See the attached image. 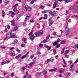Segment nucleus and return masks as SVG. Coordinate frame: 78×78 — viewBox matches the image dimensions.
<instances>
[{
	"label": "nucleus",
	"instance_id": "53",
	"mask_svg": "<svg viewBox=\"0 0 78 78\" xmlns=\"http://www.w3.org/2000/svg\"><path fill=\"white\" fill-rule=\"evenodd\" d=\"M16 51H18V53H20V50H19L18 49H16Z\"/></svg>",
	"mask_w": 78,
	"mask_h": 78
},
{
	"label": "nucleus",
	"instance_id": "27",
	"mask_svg": "<svg viewBox=\"0 0 78 78\" xmlns=\"http://www.w3.org/2000/svg\"><path fill=\"white\" fill-rule=\"evenodd\" d=\"M56 51V50L55 49L54 50H53L54 55H56V54L57 52Z\"/></svg>",
	"mask_w": 78,
	"mask_h": 78
},
{
	"label": "nucleus",
	"instance_id": "6",
	"mask_svg": "<svg viewBox=\"0 0 78 78\" xmlns=\"http://www.w3.org/2000/svg\"><path fill=\"white\" fill-rule=\"evenodd\" d=\"M18 29V27L16 26L15 27H13L11 29L12 31H17Z\"/></svg>",
	"mask_w": 78,
	"mask_h": 78
},
{
	"label": "nucleus",
	"instance_id": "59",
	"mask_svg": "<svg viewBox=\"0 0 78 78\" xmlns=\"http://www.w3.org/2000/svg\"><path fill=\"white\" fill-rule=\"evenodd\" d=\"M19 4H17L16 5H15L14 6H13V7H16Z\"/></svg>",
	"mask_w": 78,
	"mask_h": 78
},
{
	"label": "nucleus",
	"instance_id": "49",
	"mask_svg": "<svg viewBox=\"0 0 78 78\" xmlns=\"http://www.w3.org/2000/svg\"><path fill=\"white\" fill-rule=\"evenodd\" d=\"M38 34L39 35V34H40L41 35H42V34H43V33L41 32H38Z\"/></svg>",
	"mask_w": 78,
	"mask_h": 78
},
{
	"label": "nucleus",
	"instance_id": "61",
	"mask_svg": "<svg viewBox=\"0 0 78 78\" xmlns=\"http://www.w3.org/2000/svg\"><path fill=\"white\" fill-rule=\"evenodd\" d=\"M58 76L59 78H61L62 77V75L61 74L59 75Z\"/></svg>",
	"mask_w": 78,
	"mask_h": 78
},
{
	"label": "nucleus",
	"instance_id": "14",
	"mask_svg": "<svg viewBox=\"0 0 78 78\" xmlns=\"http://www.w3.org/2000/svg\"><path fill=\"white\" fill-rule=\"evenodd\" d=\"M22 56V54H20L18 56H16L15 57V58L16 59H18V58H20V56Z\"/></svg>",
	"mask_w": 78,
	"mask_h": 78
},
{
	"label": "nucleus",
	"instance_id": "36",
	"mask_svg": "<svg viewBox=\"0 0 78 78\" xmlns=\"http://www.w3.org/2000/svg\"><path fill=\"white\" fill-rule=\"evenodd\" d=\"M42 42H43L44 43H46V42H47V40H44L42 41Z\"/></svg>",
	"mask_w": 78,
	"mask_h": 78
},
{
	"label": "nucleus",
	"instance_id": "58",
	"mask_svg": "<svg viewBox=\"0 0 78 78\" xmlns=\"http://www.w3.org/2000/svg\"><path fill=\"white\" fill-rule=\"evenodd\" d=\"M78 62V59H77L76 60V61L74 63V64H76V63H77V62Z\"/></svg>",
	"mask_w": 78,
	"mask_h": 78
},
{
	"label": "nucleus",
	"instance_id": "10",
	"mask_svg": "<svg viewBox=\"0 0 78 78\" xmlns=\"http://www.w3.org/2000/svg\"><path fill=\"white\" fill-rule=\"evenodd\" d=\"M71 75V73L69 72H67L66 73V76L67 77H68V76H70Z\"/></svg>",
	"mask_w": 78,
	"mask_h": 78
},
{
	"label": "nucleus",
	"instance_id": "30",
	"mask_svg": "<svg viewBox=\"0 0 78 78\" xmlns=\"http://www.w3.org/2000/svg\"><path fill=\"white\" fill-rule=\"evenodd\" d=\"M30 22L31 23H33V22H34V20L33 19L30 20Z\"/></svg>",
	"mask_w": 78,
	"mask_h": 78
},
{
	"label": "nucleus",
	"instance_id": "39",
	"mask_svg": "<svg viewBox=\"0 0 78 78\" xmlns=\"http://www.w3.org/2000/svg\"><path fill=\"white\" fill-rule=\"evenodd\" d=\"M37 55H39L41 54V52L40 51H38L37 53Z\"/></svg>",
	"mask_w": 78,
	"mask_h": 78
},
{
	"label": "nucleus",
	"instance_id": "47",
	"mask_svg": "<svg viewBox=\"0 0 78 78\" xmlns=\"http://www.w3.org/2000/svg\"><path fill=\"white\" fill-rule=\"evenodd\" d=\"M72 11H76V8H73L72 9Z\"/></svg>",
	"mask_w": 78,
	"mask_h": 78
},
{
	"label": "nucleus",
	"instance_id": "41",
	"mask_svg": "<svg viewBox=\"0 0 78 78\" xmlns=\"http://www.w3.org/2000/svg\"><path fill=\"white\" fill-rule=\"evenodd\" d=\"M13 11L14 12H17V9L16 8H14L13 9Z\"/></svg>",
	"mask_w": 78,
	"mask_h": 78
},
{
	"label": "nucleus",
	"instance_id": "50",
	"mask_svg": "<svg viewBox=\"0 0 78 78\" xmlns=\"http://www.w3.org/2000/svg\"><path fill=\"white\" fill-rule=\"evenodd\" d=\"M33 33V30H32L30 32L29 34L28 35L30 36V35H31L32 34V33Z\"/></svg>",
	"mask_w": 78,
	"mask_h": 78
},
{
	"label": "nucleus",
	"instance_id": "64",
	"mask_svg": "<svg viewBox=\"0 0 78 78\" xmlns=\"http://www.w3.org/2000/svg\"><path fill=\"white\" fill-rule=\"evenodd\" d=\"M53 35H54V36H56V33H53Z\"/></svg>",
	"mask_w": 78,
	"mask_h": 78
},
{
	"label": "nucleus",
	"instance_id": "57",
	"mask_svg": "<svg viewBox=\"0 0 78 78\" xmlns=\"http://www.w3.org/2000/svg\"><path fill=\"white\" fill-rule=\"evenodd\" d=\"M69 51H69V50H66V51H65L66 53H69Z\"/></svg>",
	"mask_w": 78,
	"mask_h": 78
},
{
	"label": "nucleus",
	"instance_id": "11",
	"mask_svg": "<svg viewBox=\"0 0 78 78\" xmlns=\"http://www.w3.org/2000/svg\"><path fill=\"white\" fill-rule=\"evenodd\" d=\"M36 38L35 36H33V35H31V36L30 37V39L31 40H33L34 39V38Z\"/></svg>",
	"mask_w": 78,
	"mask_h": 78
},
{
	"label": "nucleus",
	"instance_id": "38",
	"mask_svg": "<svg viewBox=\"0 0 78 78\" xmlns=\"http://www.w3.org/2000/svg\"><path fill=\"white\" fill-rule=\"evenodd\" d=\"M40 8L41 9H43L45 8V7L43 5H41V6Z\"/></svg>",
	"mask_w": 78,
	"mask_h": 78
},
{
	"label": "nucleus",
	"instance_id": "2",
	"mask_svg": "<svg viewBox=\"0 0 78 78\" xmlns=\"http://www.w3.org/2000/svg\"><path fill=\"white\" fill-rule=\"evenodd\" d=\"M29 54V52H27L25 55L23 56L20 58L21 59H24L25 58H28V57H29V55H28Z\"/></svg>",
	"mask_w": 78,
	"mask_h": 78
},
{
	"label": "nucleus",
	"instance_id": "13",
	"mask_svg": "<svg viewBox=\"0 0 78 78\" xmlns=\"http://www.w3.org/2000/svg\"><path fill=\"white\" fill-rule=\"evenodd\" d=\"M58 69L57 68H55L54 69H50L49 71L50 72H55V71H56V70H57Z\"/></svg>",
	"mask_w": 78,
	"mask_h": 78
},
{
	"label": "nucleus",
	"instance_id": "44",
	"mask_svg": "<svg viewBox=\"0 0 78 78\" xmlns=\"http://www.w3.org/2000/svg\"><path fill=\"white\" fill-rule=\"evenodd\" d=\"M25 46V44H21V47H24Z\"/></svg>",
	"mask_w": 78,
	"mask_h": 78
},
{
	"label": "nucleus",
	"instance_id": "24",
	"mask_svg": "<svg viewBox=\"0 0 78 78\" xmlns=\"http://www.w3.org/2000/svg\"><path fill=\"white\" fill-rule=\"evenodd\" d=\"M50 59H48L47 60L46 62H45V63L47 64H48L49 62H50Z\"/></svg>",
	"mask_w": 78,
	"mask_h": 78
},
{
	"label": "nucleus",
	"instance_id": "62",
	"mask_svg": "<svg viewBox=\"0 0 78 78\" xmlns=\"http://www.w3.org/2000/svg\"><path fill=\"white\" fill-rule=\"evenodd\" d=\"M62 70H60L59 71V73H62Z\"/></svg>",
	"mask_w": 78,
	"mask_h": 78
},
{
	"label": "nucleus",
	"instance_id": "23",
	"mask_svg": "<svg viewBox=\"0 0 78 78\" xmlns=\"http://www.w3.org/2000/svg\"><path fill=\"white\" fill-rule=\"evenodd\" d=\"M58 44V42H55L53 44V45L54 46H55V45H57Z\"/></svg>",
	"mask_w": 78,
	"mask_h": 78
},
{
	"label": "nucleus",
	"instance_id": "43",
	"mask_svg": "<svg viewBox=\"0 0 78 78\" xmlns=\"http://www.w3.org/2000/svg\"><path fill=\"white\" fill-rule=\"evenodd\" d=\"M50 36L48 35L47 37H46V40H48V39H49V38H50Z\"/></svg>",
	"mask_w": 78,
	"mask_h": 78
},
{
	"label": "nucleus",
	"instance_id": "46",
	"mask_svg": "<svg viewBox=\"0 0 78 78\" xmlns=\"http://www.w3.org/2000/svg\"><path fill=\"white\" fill-rule=\"evenodd\" d=\"M20 17H21V15H19L17 17V20H19V18H20Z\"/></svg>",
	"mask_w": 78,
	"mask_h": 78
},
{
	"label": "nucleus",
	"instance_id": "26",
	"mask_svg": "<svg viewBox=\"0 0 78 78\" xmlns=\"http://www.w3.org/2000/svg\"><path fill=\"white\" fill-rule=\"evenodd\" d=\"M35 34L36 36V37H37V36H39V33H37V32H35Z\"/></svg>",
	"mask_w": 78,
	"mask_h": 78
},
{
	"label": "nucleus",
	"instance_id": "18",
	"mask_svg": "<svg viewBox=\"0 0 78 78\" xmlns=\"http://www.w3.org/2000/svg\"><path fill=\"white\" fill-rule=\"evenodd\" d=\"M27 39L26 38H24L23 39V41L24 43H25V44H26V43H27Z\"/></svg>",
	"mask_w": 78,
	"mask_h": 78
},
{
	"label": "nucleus",
	"instance_id": "45",
	"mask_svg": "<svg viewBox=\"0 0 78 78\" xmlns=\"http://www.w3.org/2000/svg\"><path fill=\"white\" fill-rule=\"evenodd\" d=\"M6 61L5 62H2V65L3 66V65H4V64H6Z\"/></svg>",
	"mask_w": 78,
	"mask_h": 78
},
{
	"label": "nucleus",
	"instance_id": "8",
	"mask_svg": "<svg viewBox=\"0 0 78 78\" xmlns=\"http://www.w3.org/2000/svg\"><path fill=\"white\" fill-rule=\"evenodd\" d=\"M26 15L27 16L26 17L25 19V21H26V20H27V18H28V17H29V18H30V17H31V15H30V14L27 13L26 14Z\"/></svg>",
	"mask_w": 78,
	"mask_h": 78
},
{
	"label": "nucleus",
	"instance_id": "17",
	"mask_svg": "<svg viewBox=\"0 0 78 78\" xmlns=\"http://www.w3.org/2000/svg\"><path fill=\"white\" fill-rule=\"evenodd\" d=\"M57 14V12L56 11H54L53 12L52 16H56V14Z\"/></svg>",
	"mask_w": 78,
	"mask_h": 78
},
{
	"label": "nucleus",
	"instance_id": "15",
	"mask_svg": "<svg viewBox=\"0 0 78 78\" xmlns=\"http://www.w3.org/2000/svg\"><path fill=\"white\" fill-rule=\"evenodd\" d=\"M11 25L12 26H14L15 23H14V21L13 20H12L11 21Z\"/></svg>",
	"mask_w": 78,
	"mask_h": 78
},
{
	"label": "nucleus",
	"instance_id": "60",
	"mask_svg": "<svg viewBox=\"0 0 78 78\" xmlns=\"http://www.w3.org/2000/svg\"><path fill=\"white\" fill-rule=\"evenodd\" d=\"M66 58H68L69 57V55H66Z\"/></svg>",
	"mask_w": 78,
	"mask_h": 78
},
{
	"label": "nucleus",
	"instance_id": "3",
	"mask_svg": "<svg viewBox=\"0 0 78 78\" xmlns=\"http://www.w3.org/2000/svg\"><path fill=\"white\" fill-rule=\"evenodd\" d=\"M48 21L50 22V23H49V26H51V25H52V24L53 23V22H54L53 21V20H52V18H49L48 20Z\"/></svg>",
	"mask_w": 78,
	"mask_h": 78
},
{
	"label": "nucleus",
	"instance_id": "55",
	"mask_svg": "<svg viewBox=\"0 0 78 78\" xmlns=\"http://www.w3.org/2000/svg\"><path fill=\"white\" fill-rule=\"evenodd\" d=\"M5 62L6 63H9L10 62V61H8V60H7L5 61Z\"/></svg>",
	"mask_w": 78,
	"mask_h": 78
},
{
	"label": "nucleus",
	"instance_id": "52",
	"mask_svg": "<svg viewBox=\"0 0 78 78\" xmlns=\"http://www.w3.org/2000/svg\"><path fill=\"white\" fill-rule=\"evenodd\" d=\"M9 50H14V47H12V48H9Z\"/></svg>",
	"mask_w": 78,
	"mask_h": 78
},
{
	"label": "nucleus",
	"instance_id": "34",
	"mask_svg": "<svg viewBox=\"0 0 78 78\" xmlns=\"http://www.w3.org/2000/svg\"><path fill=\"white\" fill-rule=\"evenodd\" d=\"M68 34L69 36H72V35L73 34L72 32H70L69 33H68Z\"/></svg>",
	"mask_w": 78,
	"mask_h": 78
},
{
	"label": "nucleus",
	"instance_id": "4",
	"mask_svg": "<svg viewBox=\"0 0 78 78\" xmlns=\"http://www.w3.org/2000/svg\"><path fill=\"white\" fill-rule=\"evenodd\" d=\"M24 8H23V10L25 11H27L28 6L27 5L26 3H25L24 5Z\"/></svg>",
	"mask_w": 78,
	"mask_h": 78
},
{
	"label": "nucleus",
	"instance_id": "42",
	"mask_svg": "<svg viewBox=\"0 0 78 78\" xmlns=\"http://www.w3.org/2000/svg\"><path fill=\"white\" fill-rule=\"evenodd\" d=\"M27 10L29 11H31V8L30 7H27Z\"/></svg>",
	"mask_w": 78,
	"mask_h": 78
},
{
	"label": "nucleus",
	"instance_id": "32",
	"mask_svg": "<svg viewBox=\"0 0 78 78\" xmlns=\"http://www.w3.org/2000/svg\"><path fill=\"white\" fill-rule=\"evenodd\" d=\"M40 47H43V44H39Z\"/></svg>",
	"mask_w": 78,
	"mask_h": 78
},
{
	"label": "nucleus",
	"instance_id": "31",
	"mask_svg": "<svg viewBox=\"0 0 78 78\" xmlns=\"http://www.w3.org/2000/svg\"><path fill=\"white\" fill-rule=\"evenodd\" d=\"M48 12V11L47 10H44L43 11L42 13L43 14H45V13H47Z\"/></svg>",
	"mask_w": 78,
	"mask_h": 78
},
{
	"label": "nucleus",
	"instance_id": "40",
	"mask_svg": "<svg viewBox=\"0 0 78 78\" xmlns=\"http://www.w3.org/2000/svg\"><path fill=\"white\" fill-rule=\"evenodd\" d=\"M61 46V44H59L58 45H57L56 47V48H59Z\"/></svg>",
	"mask_w": 78,
	"mask_h": 78
},
{
	"label": "nucleus",
	"instance_id": "33",
	"mask_svg": "<svg viewBox=\"0 0 78 78\" xmlns=\"http://www.w3.org/2000/svg\"><path fill=\"white\" fill-rule=\"evenodd\" d=\"M34 64V63L32 62L29 64L30 66H31L32 65H33V64Z\"/></svg>",
	"mask_w": 78,
	"mask_h": 78
},
{
	"label": "nucleus",
	"instance_id": "9",
	"mask_svg": "<svg viewBox=\"0 0 78 78\" xmlns=\"http://www.w3.org/2000/svg\"><path fill=\"white\" fill-rule=\"evenodd\" d=\"M44 46H45V48H46L48 49V51L50 50V49H51V46H50V47H48V46L47 45H46V44H44Z\"/></svg>",
	"mask_w": 78,
	"mask_h": 78
},
{
	"label": "nucleus",
	"instance_id": "54",
	"mask_svg": "<svg viewBox=\"0 0 78 78\" xmlns=\"http://www.w3.org/2000/svg\"><path fill=\"white\" fill-rule=\"evenodd\" d=\"M33 57H34V55H32L30 56V58L31 59H33Z\"/></svg>",
	"mask_w": 78,
	"mask_h": 78
},
{
	"label": "nucleus",
	"instance_id": "5",
	"mask_svg": "<svg viewBox=\"0 0 78 78\" xmlns=\"http://www.w3.org/2000/svg\"><path fill=\"white\" fill-rule=\"evenodd\" d=\"M10 36L12 38H16L17 37L15 33L10 34Z\"/></svg>",
	"mask_w": 78,
	"mask_h": 78
},
{
	"label": "nucleus",
	"instance_id": "35",
	"mask_svg": "<svg viewBox=\"0 0 78 78\" xmlns=\"http://www.w3.org/2000/svg\"><path fill=\"white\" fill-rule=\"evenodd\" d=\"M50 61L51 62H53V61H54V59L53 58H50Z\"/></svg>",
	"mask_w": 78,
	"mask_h": 78
},
{
	"label": "nucleus",
	"instance_id": "1",
	"mask_svg": "<svg viewBox=\"0 0 78 78\" xmlns=\"http://www.w3.org/2000/svg\"><path fill=\"white\" fill-rule=\"evenodd\" d=\"M68 21H67L66 23V27H65V29L66 30V36H67L68 35V33H69V31H70V30L69 29L67 28L68 25Z\"/></svg>",
	"mask_w": 78,
	"mask_h": 78
},
{
	"label": "nucleus",
	"instance_id": "21",
	"mask_svg": "<svg viewBox=\"0 0 78 78\" xmlns=\"http://www.w3.org/2000/svg\"><path fill=\"white\" fill-rule=\"evenodd\" d=\"M72 2V0H65V2L66 3H69V2Z\"/></svg>",
	"mask_w": 78,
	"mask_h": 78
},
{
	"label": "nucleus",
	"instance_id": "25",
	"mask_svg": "<svg viewBox=\"0 0 78 78\" xmlns=\"http://www.w3.org/2000/svg\"><path fill=\"white\" fill-rule=\"evenodd\" d=\"M8 3H9V1H6L5 2V5H8Z\"/></svg>",
	"mask_w": 78,
	"mask_h": 78
},
{
	"label": "nucleus",
	"instance_id": "20",
	"mask_svg": "<svg viewBox=\"0 0 78 78\" xmlns=\"http://www.w3.org/2000/svg\"><path fill=\"white\" fill-rule=\"evenodd\" d=\"M2 15L3 17H5V11H3L2 12Z\"/></svg>",
	"mask_w": 78,
	"mask_h": 78
},
{
	"label": "nucleus",
	"instance_id": "19",
	"mask_svg": "<svg viewBox=\"0 0 78 78\" xmlns=\"http://www.w3.org/2000/svg\"><path fill=\"white\" fill-rule=\"evenodd\" d=\"M25 69H26V68L24 67H23L21 68V70L22 71V72H23Z\"/></svg>",
	"mask_w": 78,
	"mask_h": 78
},
{
	"label": "nucleus",
	"instance_id": "16",
	"mask_svg": "<svg viewBox=\"0 0 78 78\" xmlns=\"http://www.w3.org/2000/svg\"><path fill=\"white\" fill-rule=\"evenodd\" d=\"M48 12L49 13V14H50L51 15V16H53V12H52V11H51V10H50Z\"/></svg>",
	"mask_w": 78,
	"mask_h": 78
},
{
	"label": "nucleus",
	"instance_id": "28",
	"mask_svg": "<svg viewBox=\"0 0 78 78\" xmlns=\"http://www.w3.org/2000/svg\"><path fill=\"white\" fill-rule=\"evenodd\" d=\"M65 42H66V41L63 40L61 41V44H65Z\"/></svg>",
	"mask_w": 78,
	"mask_h": 78
},
{
	"label": "nucleus",
	"instance_id": "7",
	"mask_svg": "<svg viewBox=\"0 0 78 78\" xmlns=\"http://www.w3.org/2000/svg\"><path fill=\"white\" fill-rule=\"evenodd\" d=\"M57 3H58V1H56L54 2V3L53 5V9H55L56 8V6L57 5Z\"/></svg>",
	"mask_w": 78,
	"mask_h": 78
},
{
	"label": "nucleus",
	"instance_id": "48",
	"mask_svg": "<svg viewBox=\"0 0 78 78\" xmlns=\"http://www.w3.org/2000/svg\"><path fill=\"white\" fill-rule=\"evenodd\" d=\"M1 48H3V49H5L6 48V47H5L4 46H2L1 47Z\"/></svg>",
	"mask_w": 78,
	"mask_h": 78
},
{
	"label": "nucleus",
	"instance_id": "29",
	"mask_svg": "<svg viewBox=\"0 0 78 78\" xmlns=\"http://www.w3.org/2000/svg\"><path fill=\"white\" fill-rule=\"evenodd\" d=\"M14 76V73H11V77H13Z\"/></svg>",
	"mask_w": 78,
	"mask_h": 78
},
{
	"label": "nucleus",
	"instance_id": "12",
	"mask_svg": "<svg viewBox=\"0 0 78 78\" xmlns=\"http://www.w3.org/2000/svg\"><path fill=\"white\" fill-rule=\"evenodd\" d=\"M42 72H39L38 73H37L36 74L37 75H38V76H40V75H41L42 74Z\"/></svg>",
	"mask_w": 78,
	"mask_h": 78
},
{
	"label": "nucleus",
	"instance_id": "51",
	"mask_svg": "<svg viewBox=\"0 0 78 78\" xmlns=\"http://www.w3.org/2000/svg\"><path fill=\"white\" fill-rule=\"evenodd\" d=\"M72 62H73V61H69V62L70 63L69 64H72Z\"/></svg>",
	"mask_w": 78,
	"mask_h": 78
},
{
	"label": "nucleus",
	"instance_id": "56",
	"mask_svg": "<svg viewBox=\"0 0 78 78\" xmlns=\"http://www.w3.org/2000/svg\"><path fill=\"white\" fill-rule=\"evenodd\" d=\"M61 41V39H59V38H58L57 40V41L58 42H60Z\"/></svg>",
	"mask_w": 78,
	"mask_h": 78
},
{
	"label": "nucleus",
	"instance_id": "22",
	"mask_svg": "<svg viewBox=\"0 0 78 78\" xmlns=\"http://www.w3.org/2000/svg\"><path fill=\"white\" fill-rule=\"evenodd\" d=\"M47 73L48 72L47 71H46L45 70H44L43 72V75H46Z\"/></svg>",
	"mask_w": 78,
	"mask_h": 78
},
{
	"label": "nucleus",
	"instance_id": "63",
	"mask_svg": "<svg viewBox=\"0 0 78 78\" xmlns=\"http://www.w3.org/2000/svg\"><path fill=\"white\" fill-rule=\"evenodd\" d=\"M10 26H9V25H7V28L8 29H10Z\"/></svg>",
	"mask_w": 78,
	"mask_h": 78
},
{
	"label": "nucleus",
	"instance_id": "37",
	"mask_svg": "<svg viewBox=\"0 0 78 78\" xmlns=\"http://www.w3.org/2000/svg\"><path fill=\"white\" fill-rule=\"evenodd\" d=\"M18 42V40L16 39H15L14 40V44H16Z\"/></svg>",
	"mask_w": 78,
	"mask_h": 78
}]
</instances>
